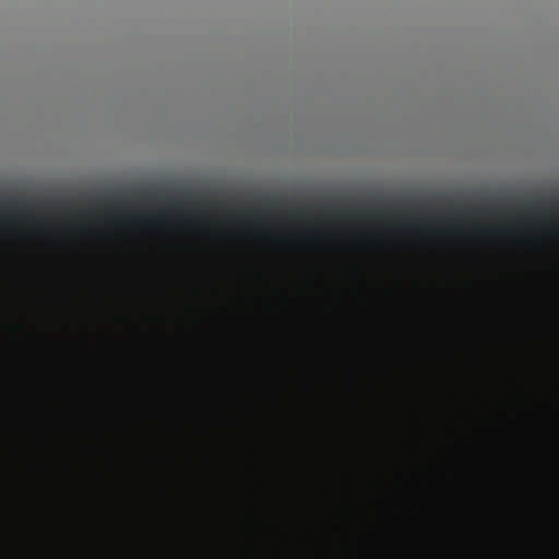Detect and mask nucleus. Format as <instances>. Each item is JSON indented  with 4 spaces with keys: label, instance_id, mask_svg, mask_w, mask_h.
I'll return each instance as SVG.
<instances>
[{
    "label": "nucleus",
    "instance_id": "obj_3",
    "mask_svg": "<svg viewBox=\"0 0 559 559\" xmlns=\"http://www.w3.org/2000/svg\"><path fill=\"white\" fill-rule=\"evenodd\" d=\"M99 342L105 343V335L99 334Z\"/></svg>",
    "mask_w": 559,
    "mask_h": 559
},
{
    "label": "nucleus",
    "instance_id": "obj_1",
    "mask_svg": "<svg viewBox=\"0 0 559 559\" xmlns=\"http://www.w3.org/2000/svg\"><path fill=\"white\" fill-rule=\"evenodd\" d=\"M158 224V218H145L143 219L144 226H153Z\"/></svg>",
    "mask_w": 559,
    "mask_h": 559
},
{
    "label": "nucleus",
    "instance_id": "obj_2",
    "mask_svg": "<svg viewBox=\"0 0 559 559\" xmlns=\"http://www.w3.org/2000/svg\"><path fill=\"white\" fill-rule=\"evenodd\" d=\"M99 448H102V450H104L105 453H107V455H111V451H110V448H108V445L105 443V441H102V445H99Z\"/></svg>",
    "mask_w": 559,
    "mask_h": 559
}]
</instances>
